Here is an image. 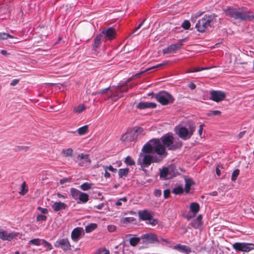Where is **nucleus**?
Returning a JSON list of instances; mask_svg holds the SVG:
<instances>
[{
  "label": "nucleus",
  "mask_w": 254,
  "mask_h": 254,
  "mask_svg": "<svg viewBox=\"0 0 254 254\" xmlns=\"http://www.w3.org/2000/svg\"><path fill=\"white\" fill-rule=\"evenodd\" d=\"M223 10L226 15L235 20L241 21L254 20V14L253 11L248 10L245 6L238 7L227 6Z\"/></svg>",
  "instance_id": "nucleus-1"
},
{
  "label": "nucleus",
  "mask_w": 254,
  "mask_h": 254,
  "mask_svg": "<svg viewBox=\"0 0 254 254\" xmlns=\"http://www.w3.org/2000/svg\"><path fill=\"white\" fill-rule=\"evenodd\" d=\"M159 139L165 148L170 150H175L181 148L183 145L181 141L179 139L174 140L173 136L168 134L162 136Z\"/></svg>",
  "instance_id": "nucleus-2"
},
{
  "label": "nucleus",
  "mask_w": 254,
  "mask_h": 254,
  "mask_svg": "<svg viewBox=\"0 0 254 254\" xmlns=\"http://www.w3.org/2000/svg\"><path fill=\"white\" fill-rule=\"evenodd\" d=\"M216 17V15L214 13L204 15L195 24L196 29L199 32H204L207 28L211 26V23L213 21Z\"/></svg>",
  "instance_id": "nucleus-3"
},
{
  "label": "nucleus",
  "mask_w": 254,
  "mask_h": 254,
  "mask_svg": "<svg viewBox=\"0 0 254 254\" xmlns=\"http://www.w3.org/2000/svg\"><path fill=\"white\" fill-rule=\"evenodd\" d=\"M154 98L162 105H167L174 102L175 99L169 93L162 91L154 95Z\"/></svg>",
  "instance_id": "nucleus-4"
},
{
  "label": "nucleus",
  "mask_w": 254,
  "mask_h": 254,
  "mask_svg": "<svg viewBox=\"0 0 254 254\" xmlns=\"http://www.w3.org/2000/svg\"><path fill=\"white\" fill-rule=\"evenodd\" d=\"M154 145L153 151L159 156L166 157L168 153L165 146L162 144L159 139H153L150 141Z\"/></svg>",
  "instance_id": "nucleus-5"
},
{
  "label": "nucleus",
  "mask_w": 254,
  "mask_h": 254,
  "mask_svg": "<svg viewBox=\"0 0 254 254\" xmlns=\"http://www.w3.org/2000/svg\"><path fill=\"white\" fill-rule=\"evenodd\" d=\"M232 246L237 252L248 253L254 250V244L253 243L236 242Z\"/></svg>",
  "instance_id": "nucleus-6"
},
{
  "label": "nucleus",
  "mask_w": 254,
  "mask_h": 254,
  "mask_svg": "<svg viewBox=\"0 0 254 254\" xmlns=\"http://www.w3.org/2000/svg\"><path fill=\"white\" fill-rule=\"evenodd\" d=\"M143 244H158L159 240L157 236L152 233L143 234L141 236Z\"/></svg>",
  "instance_id": "nucleus-7"
},
{
  "label": "nucleus",
  "mask_w": 254,
  "mask_h": 254,
  "mask_svg": "<svg viewBox=\"0 0 254 254\" xmlns=\"http://www.w3.org/2000/svg\"><path fill=\"white\" fill-rule=\"evenodd\" d=\"M56 248H61L64 252L71 250V246L67 238H64L57 240L54 245Z\"/></svg>",
  "instance_id": "nucleus-8"
},
{
  "label": "nucleus",
  "mask_w": 254,
  "mask_h": 254,
  "mask_svg": "<svg viewBox=\"0 0 254 254\" xmlns=\"http://www.w3.org/2000/svg\"><path fill=\"white\" fill-rule=\"evenodd\" d=\"M137 136V130L131 129L122 135L121 139L123 142H131L136 139Z\"/></svg>",
  "instance_id": "nucleus-9"
},
{
  "label": "nucleus",
  "mask_w": 254,
  "mask_h": 254,
  "mask_svg": "<svg viewBox=\"0 0 254 254\" xmlns=\"http://www.w3.org/2000/svg\"><path fill=\"white\" fill-rule=\"evenodd\" d=\"M210 99L216 102L223 100L226 97L225 93L220 91L212 90L210 91Z\"/></svg>",
  "instance_id": "nucleus-10"
},
{
  "label": "nucleus",
  "mask_w": 254,
  "mask_h": 254,
  "mask_svg": "<svg viewBox=\"0 0 254 254\" xmlns=\"http://www.w3.org/2000/svg\"><path fill=\"white\" fill-rule=\"evenodd\" d=\"M119 86L110 87V91L111 95L109 98H111L113 101H117L118 99L123 96Z\"/></svg>",
  "instance_id": "nucleus-11"
},
{
  "label": "nucleus",
  "mask_w": 254,
  "mask_h": 254,
  "mask_svg": "<svg viewBox=\"0 0 254 254\" xmlns=\"http://www.w3.org/2000/svg\"><path fill=\"white\" fill-rule=\"evenodd\" d=\"M101 34L103 35L105 40H106V38L111 40L115 38V35H116V30L112 27L104 29Z\"/></svg>",
  "instance_id": "nucleus-12"
},
{
  "label": "nucleus",
  "mask_w": 254,
  "mask_h": 254,
  "mask_svg": "<svg viewBox=\"0 0 254 254\" xmlns=\"http://www.w3.org/2000/svg\"><path fill=\"white\" fill-rule=\"evenodd\" d=\"M83 229L81 227L74 228L71 233V238L74 242H77L79 240L81 235L83 233Z\"/></svg>",
  "instance_id": "nucleus-13"
},
{
  "label": "nucleus",
  "mask_w": 254,
  "mask_h": 254,
  "mask_svg": "<svg viewBox=\"0 0 254 254\" xmlns=\"http://www.w3.org/2000/svg\"><path fill=\"white\" fill-rule=\"evenodd\" d=\"M17 236L16 233L14 232L7 233L2 229H0V239L3 241H11Z\"/></svg>",
  "instance_id": "nucleus-14"
},
{
  "label": "nucleus",
  "mask_w": 254,
  "mask_h": 254,
  "mask_svg": "<svg viewBox=\"0 0 254 254\" xmlns=\"http://www.w3.org/2000/svg\"><path fill=\"white\" fill-rule=\"evenodd\" d=\"M78 158L79 159V164L81 166L88 165L91 162L88 154L81 153L78 155Z\"/></svg>",
  "instance_id": "nucleus-15"
},
{
  "label": "nucleus",
  "mask_w": 254,
  "mask_h": 254,
  "mask_svg": "<svg viewBox=\"0 0 254 254\" xmlns=\"http://www.w3.org/2000/svg\"><path fill=\"white\" fill-rule=\"evenodd\" d=\"M182 44H172L169 47L163 50V53L164 54L175 53L176 51L181 48Z\"/></svg>",
  "instance_id": "nucleus-16"
},
{
  "label": "nucleus",
  "mask_w": 254,
  "mask_h": 254,
  "mask_svg": "<svg viewBox=\"0 0 254 254\" xmlns=\"http://www.w3.org/2000/svg\"><path fill=\"white\" fill-rule=\"evenodd\" d=\"M178 134L180 138L185 140L190 138L189 134V130L185 127H180L178 130Z\"/></svg>",
  "instance_id": "nucleus-17"
},
{
  "label": "nucleus",
  "mask_w": 254,
  "mask_h": 254,
  "mask_svg": "<svg viewBox=\"0 0 254 254\" xmlns=\"http://www.w3.org/2000/svg\"><path fill=\"white\" fill-rule=\"evenodd\" d=\"M152 163V156L145 154L143 156L142 162L140 161H137V163L144 167H147Z\"/></svg>",
  "instance_id": "nucleus-18"
},
{
  "label": "nucleus",
  "mask_w": 254,
  "mask_h": 254,
  "mask_svg": "<svg viewBox=\"0 0 254 254\" xmlns=\"http://www.w3.org/2000/svg\"><path fill=\"white\" fill-rule=\"evenodd\" d=\"M202 219V215H199L195 219H193L189 225L195 229H198L202 225L203 222Z\"/></svg>",
  "instance_id": "nucleus-19"
},
{
  "label": "nucleus",
  "mask_w": 254,
  "mask_h": 254,
  "mask_svg": "<svg viewBox=\"0 0 254 254\" xmlns=\"http://www.w3.org/2000/svg\"><path fill=\"white\" fill-rule=\"evenodd\" d=\"M156 104L153 102H139L137 105L136 108L139 109H144L146 108H155Z\"/></svg>",
  "instance_id": "nucleus-20"
},
{
  "label": "nucleus",
  "mask_w": 254,
  "mask_h": 254,
  "mask_svg": "<svg viewBox=\"0 0 254 254\" xmlns=\"http://www.w3.org/2000/svg\"><path fill=\"white\" fill-rule=\"evenodd\" d=\"M138 214L139 218L142 220H150L152 218L151 213L147 210H140Z\"/></svg>",
  "instance_id": "nucleus-21"
},
{
  "label": "nucleus",
  "mask_w": 254,
  "mask_h": 254,
  "mask_svg": "<svg viewBox=\"0 0 254 254\" xmlns=\"http://www.w3.org/2000/svg\"><path fill=\"white\" fill-rule=\"evenodd\" d=\"M66 204L64 202L59 201L55 202L52 205V208L55 211H59L66 208Z\"/></svg>",
  "instance_id": "nucleus-22"
},
{
  "label": "nucleus",
  "mask_w": 254,
  "mask_h": 254,
  "mask_svg": "<svg viewBox=\"0 0 254 254\" xmlns=\"http://www.w3.org/2000/svg\"><path fill=\"white\" fill-rule=\"evenodd\" d=\"M102 41H105L104 37H103V34H100L99 35H97L94 40V42L93 44V48L95 50L99 48Z\"/></svg>",
  "instance_id": "nucleus-23"
},
{
  "label": "nucleus",
  "mask_w": 254,
  "mask_h": 254,
  "mask_svg": "<svg viewBox=\"0 0 254 254\" xmlns=\"http://www.w3.org/2000/svg\"><path fill=\"white\" fill-rule=\"evenodd\" d=\"M81 191L75 188H71L70 193L72 197L75 200H77L80 196Z\"/></svg>",
  "instance_id": "nucleus-24"
},
{
  "label": "nucleus",
  "mask_w": 254,
  "mask_h": 254,
  "mask_svg": "<svg viewBox=\"0 0 254 254\" xmlns=\"http://www.w3.org/2000/svg\"><path fill=\"white\" fill-rule=\"evenodd\" d=\"M153 148L154 145H151L150 144L147 143L143 146L142 151L145 153H150L153 151Z\"/></svg>",
  "instance_id": "nucleus-25"
},
{
  "label": "nucleus",
  "mask_w": 254,
  "mask_h": 254,
  "mask_svg": "<svg viewBox=\"0 0 254 254\" xmlns=\"http://www.w3.org/2000/svg\"><path fill=\"white\" fill-rule=\"evenodd\" d=\"M199 205L197 202H192L190 205V209L194 214V216L199 211Z\"/></svg>",
  "instance_id": "nucleus-26"
},
{
  "label": "nucleus",
  "mask_w": 254,
  "mask_h": 254,
  "mask_svg": "<svg viewBox=\"0 0 254 254\" xmlns=\"http://www.w3.org/2000/svg\"><path fill=\"white\" fill-rule=\"evenodd\" d=\"M175 248L177 250H180L182 251H185L187 253L191 252V248L189 246L185 245L178 244L175 246Z\"/></svg>",
  "instance_id": "nucleus-27"
},
{
  "label": "nucleus",
  "mask_w": 254,
  "mask_h": 254,
  "mask_svg": "<svg viewBox=\"0 0 254 254\" xmlns=\"http://www.w3.org/2000/svg\"><path fill=\"white\" fill-rule=\"evenodd\" d=\"M185 183V190L187 193H188L190 190L191 186L194 183L191 179H186Z\"/></svg>",
  "instance_id": "nucleus-28"
},
{
  "label": "nucleus",
  "mask_w": 254,
  "mask_h": 254,
  "mask_svg": "<svg viewBox=\"0 0 254 254\" xmlns=\"http://www.w3.org/2000/svg\"><path fill=\"white\" fill-rule=\"evenodd\" d=\"M14 38L16 40L14 41V43L18 42L19 41L17 40V38L14 37L13 36L9 35L8 33H5V32H1L0 33V40H3L7 39V38Z\"/></svg>",
  "instance_id": "nucleus-29"
},
{
  "label": "nucleus",
  "mask_w": 254,
  "mask_h": 254,
  "mask_svg": "<svg viewBox=\"0 0 254 254\" xmlns=\"http://www.w3.org/2000/svg\"><path fill=\"white\" fill-rule=\"evenodd\" d=\"M97 228V224L96 223H90L85 227V232L87 233H90Z\"/></svg>",
  "instance_id": "nucleus-30"
},
{
  "label": "nucleus",
  "mask_w": 254,
  "mask_h": 254,
  "mask_svg": "<svg viewBox=\"0 0 254 254\" xmlns=\"http://www.w3.org/2000/svg\"><path fill=\"white\" fill-rule=\"evenodd\" d=\"M28 191V188L25 182H23L20 187V191L19 193L21 195H25Z\"/></svg>",
  "instance_id": "nucleus-31"
},
{
  "label": "nucleus",
  "mask_w": 254,
  "mask_h": 254,
  "mask_svg": "<svg viewBox=\"0 0 254 254\" xmlns=\"http://www.w3.org/2000/svg\"><path fill=\"white\" fill-rule=\"evenodd\" d=\"M141 239L139 237H132L129 239V244L132 247H135L140 242Z\"/></svg>",
  "instance_id": "nucleus-32"
},
{
  "label": "nucleus",
  "mask_w": 254,
  "mask_h": 254,
  "mask_svg": "<svg viewBox=\"0 0 254 254\" xmlns=\"http://www.w3.org/2000/svg\"><path fill=\"white\" fill-rule=\"evenodd\" d=\"M78 199L82 202L86 203L89 200V195L86 193L81 192Z\"/></svg>",
  "instance_id": "nucleus-33"
},
{
  "label": "nucleus",
  "mask_w": 254,
  "mask_h": 254,
  "mask_svg": "<svg viewBox=\"0 0 254 254\" xmlns=\"http://www.w3.org/2000/svg\"><path fill=\"white\" fill-rule=\"evenodd\" d=\"M88 126L87 125H85L79 127L77 130V132L79 135H82L88 132Z\"/></svg>",
  "instance_id": "nucleus-34"
},
{
  "label": "nucleus",
  "mask_w": 254,
  "mask_h": 254,
  "mask_svg": "<svg viewBox=\"0 0 254 254\" xmlns=\"http://www.w3.org/2000/svg\"><path fill=\"white\" fill-rule=\"evenodd\" d=\"M129 172V169L127 168L125 169H120L118 171V174L120 178L124 176H127Z\"/></svg>",
  "instance_id": "nucleus-35"
},
{
  "label": "nucleus",
  "mask_w": 254,
  "mask_h": 254,
  "mask_svg": "<svg viewBox=\"0 0 254 254\" xmlns=\"http://www.w3.org/2000/svg\"><path fill=\"white\" fill-rule=\"evenodd\" d=\"M135 221V219L132 217H125L121 220V222L125 224L133 223Z\"/></svg>",
  "instance_id": "nucleus-36"
},
{
  "label": "nucleus",
  "mask_w": 254,
  "mask_h": 254,
  "mask_svg": "<svg viewBox=\"0 0 254 254\" xmlns=\"http://www.w3.org/2000/svg\"><path fill=\"white\" fill-rule=\"evenodd\" d=\"M62 154L65 157H71L73 154V150L72 149L69 148L67 149H64L62 150Z\"/></svg>",
  "instance_id": "nucleus-37"
},
{
  "label": "nucleus",
  "mask_w": 254,
  "mask_h": 254,
  "mask_svg": "<svg viewBox=\"0 0 254 254\" xmlns=\"http://www.w3.org/2000/svg\"><path fill=\"white\" fill-rule=\"evenodd\" d=\"M85 109V107L83 104H79L77 107H74L73 112L76 113H81Z\"/></svg>",
  "instance_id": "nucleus-38"
},
{
  "label": "nucleus",
  "mask_w": 254,
  "mask_h": 254,
  "mask_svg": "<svg viewBox=\"0 0 254 254\" xmlns=\"http://www.w3.org/2000/svg\"><path fill=\"white\" fill-rule=\"evenodd\" d=\"M169 170L167 167H164L160 172V177L165 178L168 174Z\"/></svg>",
  "instance_id": "nucleus-39"
},
{
  "label": "nucleus",
  "mask_w": 254,
  "mask_h": 254,
  "mask_svg": "<svg viewBox=\"0 0 254 254\" xmlns=\"http://www.w3.org/2000/svg\"><path fill=\"white\" fill-rule=\"evenodd\" d=\"M91 188V184L87 182L84 183L80 186V189L84 191L89 190Z\"/></svg>",
  "instance_id": "nucleus-40"
},
{
  "label": "nucleus",
  "mask_w": 254,
  "mask_h": 254,
  "mask_svg": "<svg viewBox=\"0 0 254 254\" xmlns=\"http://www.w3.org/2000/svg\"><path fill=\"white\" fill-rule=\"evenodd\" d=\"M125 162L126 164L129 166H132L135 164L134 161L129 156H127L126 158Z\"/></svg>",
  "instance_id": "nucleus-41"
},
{
  "label": "nucleus",
  "mask_w": 254,
  "mask_h": 254,
  "mask_svg": "<svg viewBox=\"0 0 254 254\" xmlns=\"http://www.w3.org/2000/svg\"><path fill=\"white\" fill-rule=\"evenodd\" d=\"M183 189L182 187H178L174 188L172 191V192L175 194H181L183 193Z\"/></svg>",
  "instance_id": "nucleus-42"
},
{
  "label": "nucleus",
  "mask_w": 254,
  "mask_h": 254,
  "mask_svg": "<svg viewBox=\"0 0 254 254\" xmlns=\"http://www.w3.org/2000/svg\"><path fill=\"white\" fill-rule=\"evenodd\" d=\"M42 241V244L47 248L48 251L51 250L53 249L52 245L46 240L43 239Z\"/></svg>",
  "instance_id": "nucleus-43"
},
{
  "label": "nucleus",
  "mask_w": 254,
  "mask_h": 254,
  "mask_svg": "<svg viewBox=\"0 0 254 254\" xmlns=\"http://www.w3.org/2000/svg\"><path fill=\"white\" fill-rule=\"evenodd\" d=\"M239 173H240V171L239 169H235L233 172V173H232V175L231 176L232 181H234L237 179L238 175H239Z\"/></svg>",
  "instance_id": "nucleus-44"
},
{
  "label": "nucleus",
  "mask_w": 254,
  "mask_h": 254,
  "mask_svg": "<svg viewBox=\"0 0 254 254\" xmlns=\"http://www.w3.org/2000/svg\"><path fill=\"white\" fill-rule=\"evenodd\" d=\"M221 114V112L218 110H214V111H210L208 113H207V115L208 116H220Z\"/></svg>",
  "instance_id": "nucleus-45"
},
{
  "label": "nucleus",
  "mask_w": 254,
  "mask_h": 254,
  "mask_svg": "<svg viewBox=\"0 0 254 254\" xmlns=\"http://www.w3.org/2000/svg\"><path fill=\"white\" fill-rule=\"evenodd\" d=\"M182 27L186 30L189 29L190 27V21L187 20H185L182 24Z\"/></svg>",
  "instance_id": "nucleus-46"
},
{
  "label": "nucleus",
  "mask_w": 254,
  "mask_h": 254,
  "mask_svg": "<svg viewBox=\"0 0 254 254\" xmlns=\"http://www.w3.org/2000/svg\"><path fill=\"white\" fill-rule=\"evenodd\" d=\"M110 87H109L108 88H105L104 89H102L99 91H97V92H93L92 93V95H96L97 94H105L106 93L108 90H110Z\"/></svg>",
  "instance_id": "nucleus-47"
},
{
  "label": "nucleus",
  "mask_w": 254,
  "mask_h": 254,
  "mask_svg": "<svg viewBox=\"0 0 254 254\" xmlns=\"http://www.w3.org/2000/svg\"><path fill=\"white\" fill-rule=\"evenodd\" d=\"M47 220V216L42 214H38L36 218V220L38 222L45 221Z\"/></svg>",
  "instance_id": "nucleus-48"
},
{
  "label": "nucleus",
  "mask_w": 254,
  "mask_h": 254,
  "mask_svg": "<svg viewBox=\"0 0 254 254\" xmlns=\"http://www.w3.org/2000/svg\"><path fill=\"white\" fill-rule=\"evenodd\" d=\"M41 240L39 239H34L30 241V243L36 246H39L40 245Z\"/></svg>",
  "instance_id": "nucleus-49"
},
{
  "label": "nucleus",
  "mask_w": 254,
  "mask_h": 254,
  "mask_svg": "<svg viewBox=\"0 0 254 254\" xmlns=\"http://www.w3.org/2000/svg\"><path fill=\"white\" fill-rule=\"evenodd\" d=\"M210 67H201V68H194L192 69V70H189L188 71V72H197V71H201L202 70H205V69H209Z\"/></svg>",
  "instance_id": "nucleus-50"
},
{
  "label": "nucleus",
  "mask_w": 254,
  "mask_h": 254,
  "mask_svg": "<svg viewBox=\"0 0 254 254\" xmlns=\"http://www.w3.org/2000/svg\"><path fill=\"white\" fill-rule=\"evenodd\" d=\"M188 130H189V134L190 135V137H191L192 135L193 134V132L195 131V127L193 125L190 126L189 127Z\"/></svg>",
  "instance_id": "nucleus-51"
},
{
  "label": "nucleus",
  "mask_w": 254,
  "mask_h": 254,
  "mask_svg": "<svg viewBox=\"0 0 254 254\" xmlns=\"http://www.w3.org/2000/svg\"><path fill=\"white\" fill-rule=\"evenodd\" d=\"M150 70V68H147L144 70H143V71H141V72H139V73H137L135 74H134L133 76V78H138L141 75H142V74L145 73L146 72L149 71Z\"/></svg>",
  "instance_id": "nucleus-52"
},
{
  "label": "nucleus",
  "mask_w": 254,
  "mask_h": 254,
  "mask_svg": "<svg viewBox=\"0 0 254 254\" xmlns=\"http://www.w3.org/2000/svg\"><path fill=\"white\" fill-rule=\"evenodd\" d=\"M170 195V190L169 189L165 190L164 191L163 195L164 198H168Z\"/></svg>",
  "instance_id": "nucleus-53"
},
{
  "label": "nucleus",
  "mask_w": 254,
  "mask_h": 254,
  "mask_svg": "<svg viewBox=\"0 0 254 254\" xmlns=\"http://www.w3.org/2000/svg\"><path fill=\"white\" fill-rule=\"evenodd\" d=\"M108 230L109 232H113L116 230V227L115 225H110L108 226Z\"/></svg>",
  "instance_id": "nucleus-54"
},
{
  "label": "nucleus",
  "mask_w": 254,
  "mask_h": 254,
  "mask_svg": "<svg viewBox=\"0 0 254 254\" xmlns=\"http://www.w3.org/2000/svg\"><path fill=\"white\" fill-rule=\"evenodd\" d=\"M37 209L40 210L41 212V213L43 214H47L48 213V211L47 208H42L40 206H39L37 208Z\"/></svg>",
  "instance_id": "nucleus-55"
},
{
  "label": "nucleus",
  "mask_w": 254,
  "mask_h": 254,
  "mask_svg": "<svg viewBox=\"0 0 254 254\" xmlns=\"http://www.w3.org/2000/svg\"><path fill=\"white\" fill-rule=\"evenodd\" d=\"M119 87L120 89H121L120 90L121 93H122L124 92H127L128 90V88H127L125 85H120V86H119Z\"/></svg>",
  "instance_id": "nucleus-56"
},
{
  "label": "nucleus",
  "mask_w": 254,
  "mask_h": 254,
  "mask_svg": "<svg viewBox=\"0 0 254 254\" xmlns=\"http://www.w3.org/2000/svg\"><path fill=\"white\" fill-rule=\"evenodd\" d=\"M154 194L156 197H159L161 195L162 191L160 190L156 189L154 190Z\"/></svg>",
  "instance_id": "nucleus-57"
},
{
  "label": "nucleus",
  "mask_w": 254,
  "mask_h": 254,
  "mask_svg": "<svg viewBox=\"0 0 254 254\" xmlns=\"http://www.w3.org/2000/svg\"><path fill=\"white\" fill-rule=\"evenodd\" d=\"M162 160V158H160L157 156H152V163H158L160 162Z\"/></svg>",
  "instance_id": "nucleus-58"
},
{
  "label": "nucleus",
  "mask_w": 254,
  "mask_h": 254,
  "mask_svg": "<svg viewBox=\"0 0 254 254\" xmlns=\"http://www.w3.org/2000/svg\"><path fill=\"white\" fill-rule=\"evenodd\" d=\"M167 64H168V62H164L163 63L160 64H157L155 66H153L152 67H149V68H150V69H154V68H155L161 67V66H162L163 65H166Z\"/></svg>",
  "instance_id": "nucleus-59"
},
{
  "label": "nucleus",
  "mask_w": 254,
  "mask_h": 254,
  "mask_svg": "<svg viewBox=\"0 0 254 254\" xmlns=\"http://www.w3.org/2000/svg\"><path fill=\"white\" fill-rule=\"evenodd\" d=\"M105 168H106V169H107L109 171L113 172H115L117 171V169L113 168V167L111 165H110L109 166H106Z\"/></svg>",
  "instance_id": "nucleus-60"
},
{
  "label": "nucleus",
  "mask_w": 254,
  "mask_h": 254,
  "mask_svg": "<svg viewBox=\"0 0 254 254\" xmlns=\"http://www.w3.org/2000/svg\"><path fill=\"white\" fill-rule=\"evenodd\" d=\"M19 79H15L13 80L11 82V83H10V85L11 86H15V85H16L17 84H18V83L19 82Z\"/></svg>",
  "instance_id": "nucleus-61"
},
{
  "label": "nucleus",
  "mask_w": 254,
  "mask_h": 254,
  "mask_svg": "<svg viewBox=\"0 0 254 254\" xmlns=\"http://www.w3.org/2000/svg\"><path fill=\"white\" fill-rule=\"evenodd\" d=\"M70 180V178H64L61 179L60 181V183L62 185L67 182H68Z\"/></svg>",
  "instance_id": "nucleus-62"
},
{
  "label": "nucleus",
  "mask_w": 254,
  "mask_h": 254,
  "mask_svg": "<svg viewBox=\"0 0 254 254\" xmlns=\"http://www.w3.org/2000/svg\"><path fill=\"white\" fill-rule=\"evenodd\" d=\"M203 129V125H200L199 127V130H198V134L200 136H201L202 135Z\"/></svg>",
  "instance_id": "nucleus-63"
},
{
  "label": "nucleus",
  "mask_w": 254,
  "mask_h": 254,
  "mask_svg": "<svg viewBox=\"0 0 254 254\" xmlns=\"http://www.w3.org/2000/svg\"><path fill=\"white\" fill-rule=\"evenodd\" d=\"M157 223H158L157 220H156V219H152V218L151 219V220H150V222H149L150 224H151L152 225H155L156 224H157Z\"/></svg>",
  "instance_id": "nucleus-64"
}]
</instances>
